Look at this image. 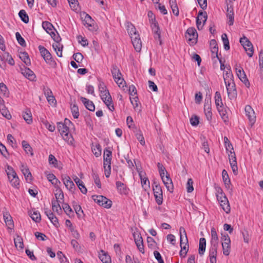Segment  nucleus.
Returning a JSON list of instances; mask_svg holds the SVG:
<instances>
[{
    "mask_svg": "<svg viewBox=\"0 0 263 263\" xmlns=\"http://www.w3.org/2000/svg\"><path fill=\"white\" fill-rule=\"evenodd\" d=\"M99 90L100 92V97L104 104L111 111L115 110L111 97L105 84L103 82H100L99 84Z\"/></svg>",
    "mask_w": 263,
    "mask_h": 263,
    "instance_id": "nucleus-1",
    "label": "nucleus"
},
{
    "mask_svg": "<svg viewBox=\"0 0 263 263\" xmlns=\"http://www.w3.org/2000/svg\"><path fill=\"white\" fill-rule=\"evenodd\" d=\"M180 246L181 250L180 251V255L182 257H185L189 250L188 240L186 234L185 230L184 228L180 227Z\"/></svg>",
    "mask_w": 263,
    "mask_h": 263,
    "instance_id": "nucleus-2",
    "label": "nucleus"
},
{
    "mask_svg": "<svg viewBox=\"0 0 263 263\" xmlns=\"http://www.w3.org/2000/svg\"><path fill=\"white\" fill-rule=\"evenodd\" d=\"M5 171L11 185L18 188L20 185V180L14 170L11 166L7 165Z\"/></svg>",
    "mask_w": 263,
    "mask_h": 263,
    "instance_id": "nucleus-3",
    "label": "nucleus"
},
{
    "mask_svg": "<svg viewBox=\"0 0 263 263\" xmlns=\"http://www.w3.org/2000/svg\"><path fill=\"white\" fill-rule=\"evenodd\" d=\"M5 171L11 185L18 188L20 185V180L14 170L11 166L7 165Z\"/></svg>",
    "mask_w": 263,
    "mask_h": 263,
    "instance_id": "nucleus-4",
    "label": "nucleus"
},
{
    "mask_svg": "<svg viewBox=\"0 0 263 263\" xmlns=\"http://www.w3.org/2000/svg\"><path fill=\"white\" fill-rule=\"evenodd\" d=\"M111 72L115 81L118 84L119 87L123 88L125 85L126 82L124 79L122 78V73L118 66L115 65H113L111 66Z\"/></svg>",
    "mask_w": 263,
    "mask_h": 263,
    "instance_id": "nucleus-5",
    "label": "nucleus"
},
{
    "mask_svg": "<svg viewBox=\"0 0 263 263\" xmlns=\"http://www.w3.org/2000/svg\"><path fill=\"white\" fill-rule=\"evenodd\" d=\"M51 37L55 42V43L52 45L54 50L58 57H62L63 46L60 43L61 41V37L57 32L55 33L54 32H52Z\"/></svg>",
    "mask_w": 263,
    "mask_h": 263,
    "instance_id": "nucleus-6",
    "label": "nucleus"
},
{
    "mask_svg": "<svg viewBox=\"0 0 263 263\" xmlns=\"http://www.w3.org/2000/svg\"><path fill=\"white\" fill-rule=\"evenodd\" d=\"M154 195L157 203L161 205L163 202L162 190L160 185L154 180L152 185Z\"/></svg>",
    "mask_w": 263,
    "mask_h": 263,
    "instance_id": "nucleus-7",
    "label": "nucleus"
},
{
    "mask_svg": "<svg viewBox=\"0 0 263 263\" xmlns=\"http://www.w3.org/2000/svg\"><path fill=\"white\" fill-rule=\"evenodd\" d=\"M92 198L99 205L105 208H110L112 205V201L102 195H93Z\"/></svg>",
    "mask_w": 263,
    "mask_h": 263,
    "instance_id": "nucleus-8",
    "label": "nucleus"
},
{
    "mask_svg": "<svg viewBox=\"0 0 263 263\" xmlns=\"http://www.w3.org/2000/svg\"><path fill=\"white\" fill-rule=\"evenodd\" d=\"M185 37L190 45L195 44L198 39V34L196 29L193 27L188 28L186 32Z\"/></svg>",
    "mask_w": 263,
    "mask_h": 263,
    "instance_id": "nucleus-9",
    "label": "nucleus"
},
{
    "mask_svg": "<svg viewBox=\"0 0 263 263\" xmlns=\"http://www.w3.org/2000/svg\"><path fill=\"white\" fill-rule=\"evenodd\" d=\"M240 43L246 51L249 57H252L253 54V47L252 44L246 36L240 38Z\"/></svg>",
    "mask_w": 263,
    "mask_h": 263,
    "instance_id": "nucleus-10",
    "label": "nucleus"
},
{
    "mask_svg": "<svg viewBox=\"0 0 263 263\" xmlns=\"http://www.w3.org/2000/svg\"><path fill=\"white\" fill-rule=\"evenodd\" d=\"M235 69L236 74L240 80L246 85H249V82L247 78L246 74L240 65L236 63L235 65Z\"/></svg>",
    "mask_w": 263,
    "mask_h": 263,
    "instance_id": "nucleus-11",
    "label": "nucleus"
},
{
    "mask_svg": "<svg viewBox=\"0 0 263 263\" xmlns=\"http://www.w3.org/2000/svg\"><path fill=\"white\" fill-rule=\"evenodd\" d=\"M228 92V97L230 99H234L237 97V91L235 88V84L234 81L225 83Z\"/></svg>",
    "mask_w": 263,
    "mask_h": 263,
    "instance_id": "nucleus-12",
    "label": "nucleus"
},
{
    "mask_svg": "<svg viewBox=\"0 0 263 263\" xmlns=\"http://www.w3.org/2000/svg\"><path fill=\"white\" fill-rule=\"evenodd\" d=\"M229 162L232 170L233 173L235 175H237L238 173V167L236 161V155L234 151L228 153Z\"/></svg>",
    "mask_w": 263,
    "mask_h": 263,
    "instance_id": "nucleus-13",
    "label": "nucleus"
},
{
    "mask_svg": "<svg viewBox=\"0 0 263 263\" xmlns=\"http://www.w3.org/2000/svg\"><path fill=\"white\" fill-rule=\"evenodd\" d=\"M207 14L205 12L199 11L196 18V25L198 30H201L207 20Z\"/></svg>",
    "mask_w": 263,
    "mask_h": 263,
    "instance_id": "nucleus-14",
    "label": "nucleus"
},
{
    "mask_svg": "<svg viewBox=\"0 0 263 263\" xmlns=\"http://www.w3.org/2000/svg\"><path fill=\"white\" fill-rule=\"evenodd\" d=\"M246 115L249 120L250 124L253 126L256 121V116L255 112L250 105H247L245 107Z\"/></svg>",
    "mask_w": 263,
    "mask_h": 263,
    "instance_id": "nucleus-15",
    "label": "nucleus"
},
{
    "mask_svg": "<svg viewBox=\"0 0 263 263\" xmlns=\"http://www.w3.org/2000/svg\"><path fill=\"white\" fill-rule=\"evenodd\" d=\"M38 48L41 56L43 58L45 61L47 63L50 64L52 61V56L50 53L46 48L41 45H40Z\"/></svg>",
    "mask_w": 263,
    "mask_h": 263,
    "instance_id": "nucleus-16",
    "label": "nucleus"
},
{
    "mask_svg": "<svg viewBox=\"0 0 263 263\" xmlns=\"http://www.w3.org/2000/svg\"><path fill=\"white\" fill-rule=\"evenodd\" d=\"M161 178L167 190L170 192H172L173 191V184L167 172H166L165 175L161 176Z\"/></svg>",
    "mask_w": 263,
    "mask_h": 263,
    "instance_id": "nucleus-17",
    "label": "nucleus"
},
{
    "mask_svg": "<svg viewBox=\"0 0 263 263\" xmlns=\"http://www.w3.org/2000/svg\"><path fill=\"white\" fill-rule=\"evenodd\" d=\"M152 21H153V18H152ZM152 28L153 32L154 33V37L156 40L158 39L159 41L160 45L162 44V41L161 40V31L160 28L158 26V23L154 22H153L152 23Z\"/></svg>",
    "mask_w": 263,
    "mask_h": 263,
    "instance_id": "nucleus-18",
    "label": "nucleus"
},
{
    "mask_svg": "<svg viewBox=\"0 0 263 263\" xmlns=\"http://www.w3.org/2000/svg\"><path fill=\"white\" fill-rule=\"evenodd\" d=\"M62 180L66 189L70 192H73L75 190V185L69 176L65 175L62 177Z\"/></svg>",
    "mask_w": 263,
    "mask_h": 263,
    "instance_id": "nucleus-19",
    "label": "nucleus"
},
{
    "mask_svg": "<svg viewBox=\"0 0 263 263\" xmlns=\"http://www.w3.org/2000/svg\"><path fill=\"white\" fill-rule=\"evenodd\" d=\"M111 152L108 149V148H105L104 152V156H103V164L104 166H107L108 167H110L111 166Z\"/></svg>",
    "mask_w": 263,
    "mask_h": 263,
    "instance_id": "nucleus-20",
    "label": "nucleus"
},
{
    "mask_svg": "<svg viewBox=\"0 0 263 263\" xmlns=\"http://www.w3.org/2000/svg\"><path fill=\"white\" fill-rule=\"evenodd\" d=\"M45 213L48 217L49 219L50 220V221L52 222V223L56 227H58L59 226L58 219L54 216V215L51 211V210L48 209L47 208H46L45 209Z\"/></svg>",
    "mask_w": 263,
    "mask_h": 263,
    "instance_id": "nucleus-21",
    "label": "nucleus"
},
{
    "mask_svg": "<svg viewBox=\"0 0 263 263\" xmlns=\"http://www.w3.org/2000/svg\"><path fill=\"white\" fill-rule=\"evenodd\" d=\"M131 40L135 50L138 52L140 51L142 47V42L140 38L139 34L135 36H133Z\"/></svg>",
    "mask_w": 263,
    "mask_h": 263,
    "instance_id": "nucleus-22",
    "label": "nucleus"
},
{
    "mask_svg": "<svg viewBox=\"0 0 263 263\" xmlns=\"http://www.w3.org/2000/svg\"><path fill=\"white\" fill-rule=\"evenodd\" d=\"M211 247H218L219 239L216 230L214 228H212L211 230Z\"/></svg>",
    "mask_w": 263,
    "mask_h": 263,
    "instance_id": "nucleus-23",
    "label": "nucleus"
},
{
    "mask_svg": "<svg viewBox=\"0 0 263 263\" xmlns=\"http://www.w3.org/2000/svg\"><path fill=\"white\" fill-rule=\"evenodd\" d=\"M218 247H211L209 250V258L211 263H216V256Z\"/></svg>",
    "mask_w": 263,
    "mask_h": 263,
    "instance_id": "nucleus-24",
    "label": "nucleus"
},
{
    "mask_svg": "<svg viewBox=\"0 0 263 263\" xmlns=\"http://www.w3.org/2000/svg\"><path fill=\"white\" fill-rule=\"evenodd\" d=\"M20 170L22 173L23 174V175H24L27 180H31V174L28 166L26 164L24 163H21V165L20 166Z\"/></svg>",
    "mask_w": 263,
    "mask_h": 263,
    "instance_id": "nucleus-25",
    "label": "nucleus"
},
{
    "mask_svg": "<svg viewBox=\"0 0 263 263\" xmlns=\"http://www.w3.org/2000/svg\"><path fill=\"white\" fill-rule=\"evenodd\" d=\"M81 101L83 103L85 107L90 111H94L95 106L93 103L86 98L81 97L80 98Z\"/></svg>",
    "mask_w": 263,
    "mask_h": 263,
    "instance_id": "nucleus-26",
    "label": "nucleus"
},
{
    "mask_svg": "<svg viewBox=\"0 0 263 263\" xmlns=\"http://www.w3.org/2000/svg\"><path fill=\"white\" fill-rule=\"evenodd\" d=\"M99 257L103 263H111V258L110 256L104 251L101 250L99 254Z\"/></svg>",
    "mask_w": 263,
    "mask_h": 263,
    "instance_id": "nucleus-27",
    "label": "nucleus"
},
{
    "mask_svg": "<svg viewBox=\"0 0 263 263\" xmlns=\"http://www.w3.org/2000/svg\"><path fill=\"white\" fill-rule=\"evenodd\" d=\"M22 73L30 80H33L35 75L33 72L28 68L25 67L22 69Z\"/></svg>",
    "mask_w": 263,
    "mask_h": 263,
    "instance_id": "nucleus-28",
    "label": "nucleus"
},
{
    "mask_svg": "<svg viewBox=\"0 0 263 263\" xmlns=\"http://www.w3.org/2000/svg\"><path fill=\"white\" fill-rule=\"evenodd\" d=\"M65 224L67 227L69 228V229L70 231L73 236L75 238L78 239L80 237V234L78 233V232L74 229L71 221L67 219L65 221Z\"/></svg>",
    "mask_w": 263,
    "mask_h": 263,
    "instance_id": "nucleus-29",
    "label": "nucleus"
},
{
    "mask_svg": "<svg viewBox=\"0 0 263 263\" xmlns=\"http://www.w3.org/2000/svg\"><path fill=\"white\" fill-rule=\"evenodd\" d=\"M29 215L32 219L35 222H39L41 220L40 212L35 210H32L29 212Z\"/></svg>",
    "mask_w": 263,
    "mask_h": 263,
    "instance_id": "nucleus-30",
    "label": "nucleus"
},
{
    "mask_svg": "<svg viewBox=\"0 0 263 263\" xmlns=\"http://www.w3.org/2000/svg\"><path fill=\"white\" fill-rule=\"evenodd\" d=\"M211 110L210 104L205 103L204 105V110L205 117L209 121H210L212 118V112Z\"/></svg>",
    "mask_w": 263,
    "mask_h": 263,
    "instance_id": "nucleus-31",
    "label": "nucleus"
},
{
    "mask_svg": "<svg viewBox=\"0 0 263 263\" xmlns=\"http://www.w3.org/2000/svg\"><path fill=\"white\" fill-rule=\"evenodd\" d=\"M216 196L217 197V200L219 201V202L222 201L223 200L225 199H228L223 192L222 190L220 187H217L216 188Z\"/></svg>",
    "mask_w": 263,
    "mask_h": 263,
    "instance_id": "nucleus-32",
    "label": "nucleus"
},
{
    "mask_svg": "<svg viewBox=\"0 0 263 263\" xmlns=\"http://www.w3.org/2000/svg\"><path fill=\"white\" fill-rule=\"evenodd\" d=\"M91 150L93 154L95 155L96 157H98L101 155V145L97 144H92L91 145Z\"/></svg>",
    "mask_w": 263,
    "mask_h": 263,
    "instance_id": "nucleus-33",
    "label": "nucleus"
},
{
    "mask_svg": "<svg viewBox=\"0 0 263 263\" xmlns=\"http://www.w3.org/2000/svg\"><path fill=\"white\" fill-rule=\"evenodd\" d=\"M206 248V240L204 238H201L199 240L198 252L200 255H203Z\"/></svg>",
    "mask_w": 263,
    "mask_h": 263,
    "instance_id": "nucleus-34",
    "label": "nucleus"
},
{
    "mask_svg": "<svg viewBox=\"0 0 263 263\" xmlns=\"http://www.w3.org/2000/svg\"><path fill=\"white\" fill-rule=\"evenodd\" d=\"M227 17L228 19V24L230 25H233L234 23V12L232 7H228Z\"/></svg>",
    "mask_w": 263,
    "mask_h": 263,
    "instance_id": "nucleus-35",
    "label": "nucleus"
},
{
    "mask_svg": "<svg viewBox=\"0 0 263 263\" xmlns=\"http://www.w3.org/2000/svg\"><path fill=\"white\" fill-rule=\"evenodd\" d=\"M169 3L173 13L175 15L178 16L179 15V11L178 6L177 5L176 0H169Z\"/></svg>",
    "mask_w": 263,
    "mask_h": 263,
    "instance_id": "nucleus-36",
    "label": "nucleus"
},
{
    "mask_svg": "<svg viewBox=\"0 0 263 263\" xmlns=\"http://www.w3.org/2000/svg\"><path fill=\"white\" fill-rule=\"evenodd\" d=\"M127 30L128 33L130 36V38H132L133 36H135L139 34L136 31V29L135 26L131 23H128L127 25Z\"/></svg>",
    "mask_w": 263,
    "mask_h": 263,
    "instance_id": "nucleus-37",
    "label": "nucleus"
},
{
    "mask_svg": "<svg viewBox=\"0 0 263 263\" xmlns=\"http://www.w3.org/2000/svg\"><path fill=\"white\" fill-rule=\"evenodd\" d=\"M215 101L217 109L223 107V103L222 101L221 95L218 91H216L215 93Z\"/></svg>",
    "mask_w": 263,
    "mask_h": 263,
    "instance_id": "nucleus-38",
    "label": "nucleus"
},
{
    "mask_svg": "<svg viewBox=\"0 0 263 263\" xmlns=\"http://www.w3.org/2000/svg\"><path fill=\"white\" fill-rule=\"evenodd\" d=\"M228 70L226 71V73L223 74V79L224 83H229L231 81H234L232 79L233 74L230 68L227 67Z\"/></svg>",
    "mask_w": 263,
    "mask_h": 263,
    "instance_id": "nucleus-39",
    "label": "nucleus"
},
{
    "mask_svg": "<svg viewBox=\"0 0 263 263\" xmlns=\"http://www.w3.org/2000/svg\"><path fill=\"white\" fill-rule=\"evenodd\" d=\"M220 205L223 210L227 214L229 213L231 211L230 205L228 199H225L219 202Z\"/></svg>",
    "mask_w": 263,
    "mask_h": 263,
    "instance_id": "nucleus-40",
    "label": "nucleus"
},
{
    "mask_svg": "<svg viewBox=\"0 0 263 263\" xmlns=\"http://www.w3.org/2000/svg\"><path fill=\"white\" fill-rule=\"evenodd\" d=\"M52 210L53 212H57L58 214H60L62 212V209L59 204V201L58 200L53 199L51 202Z\"/></svg>",
    "mask_w": 263,
    "mask_h": 263,
    "instance_id": "nucleus-41",
    "label": "nucleus"
},
{
    "mask_svg": "<svg viewBox=\"0 0 263 263\" xmlns=\"http://www.w3.org/2000/svg\"><path fill=\"white\" fill-rule=\"evenodd\" d=\"M0 112L3 116L5 117L6 119L9 120L11 118V115L9 111L6 107L5 105H0Z\"/></svg>",
    "mask_w": 263,
    "mask_h": 263,
    "instance_id": "nucleus-42",
    "label": "nucleus"
},
{
    "mask_svg": "<svg viewBox=\"0 0 263 263\" xmlns=\"http://www.w3.org/2000/svg\"><path fill=\"white\" fill-rule=\"evenodd\" d=\"M84 25L86 27L88 28L89 30H91L90 27H92L94 24V21L88 14H86L84 19Z\"/></svg>",
    "mask_w": 263,
    "mask_h": 263,
    "instance_id": "nucleus-43",
    "label": "nucleus"
},
{
    "mask_svg": "<svg viewBox=\"0 0 263 263\" xmlns=\"http://www.w3.org/2000/svg\"><path fill=\"white\" fill-rule=\"evenodd\" d=\"M58 128L61 135H62L69 132V127L65 125V124H63V123H59Z\"/></svg>",
    "mask_w": 263,
    "mask_h": 263,
    "instance_id": "nucleus-44",
    "label": "nucleus"
},
{
    "mask_svg": "<svg viewBox=\"0 0 263 263\" xmlns=\"http://www.w3.org/2000/svg\"><path fill=\"white\" fill-rule=\"evenodd\" d=\"M63 137V139L67 142V143L69 145H73L74 139L71 136V134L69 133V132L65 133L64 134L61 135Z\"/></svg>",
    "mask_w": 263,
    "mask_h": 263,
    "instance_id": "nucleus-45",
    "label": "nucleus"
},
{
    "mask_svg": "<svg viewBox=\"0 0 263 263\" xmlns=\"http://www.w3.org/2000/svg\"><path fill=\"white\" fill-rule=\"evenodd\" d=\"M20 59L25 63L26 65H30L31 64L28 53L26 52H21L20 55Z\"/></svg>",
    "mask_w": 263,
    "mask_h": 263,
    "instance_id": "nucleus-46",
    "label": "nucleus"
},
{
    "mask_svg": "<svg viewBox=\"0 0 263 263\" xmlns=\"http://www.w3.org/2000/svg\"><path fill=\"white\" fill-rule=\"evenodd\" d=\"M116 187L118 190L121 194H126L127 192L126 186L120 181H117L116 183Z\"/></svg>",
    "mask_w": 263,
    "mask_h": 263,
    "instance_id": "nucleus-47",
    "label": "nucleus"
},
{
    "mask_svg": "<svg viewBox=\"0 0 263 263\" xmlns=\"http://www.w3.org/2000/svg\"><path fill=\"white\" fill-rule=\"evenodd\" d=\"M23 117L24 119L28 124H30L32 122V115L29 110H27L23 112Z\"/></svg>",
    "mask_w": 263,
    "mask_h": 263,
    "instance_id": "nucleus-48",
    "label": "nucleus"
},
{
    "mask_svg": "<svg viewBox=\"0 0 263 263\" xmlns=\"http://www.w3.org/2000/svg\"><path fill=\"white\" fill-rule=\"evenodd\" d=\"M47 179L51 182V183L55 186L58 185L60 183V181L56 178L55 176L53 174H48L47 175Z\"/></svg>",
    "mask_w": 263,
    "mask_h": 263,
    "instance_id": "nucleus-49",
    "label": "nucleus"
},
{
    "mask_svg": "<svg viewBox=\"0 0 263 263\" xmlns=\"http://www.w3.org/2000/svg\"><path fill=\"white\" fill-rule=\"evenodd\" d=\"M42 26L43 28L51 35L52 34V28H53V25L49 22H43Z\"/></svg>",
    "mask_w": 263,
    "mask_h": 263,
    "instance_id": "nucleus-50",
    "label": "nucleus"
},
{
    "mask_svg": "<svg viewBox=\"0 0 263 263\" xmlns=\"http://www.w3.org/2000/svg\"><path fill=\"white\" fill-rule=\"evenodd\" d=\"M222 177L223 181L226 187L229 186L231 181L228 174L225 170H223L222 172Z\"/></svg>",
    "mask_w": 263,
    "mask_h": 263,
    "instance_id": "nucleus-51",
    "label": "nucleus"
},
{
    "mask_svg": "<svg viewBox=\"0 0 263 263\" xmlns=\"http://www.w3.org/2000/svg\"><path fill=\"white\" fill-rule=\"evenodd\" d=\"M18 15L21 20L25 23H28L29 22V17L24 10H21L18 13Z\"/></svg>",
    "mask_w": 263,
    "mask_h": 263,
    "instance_id": "nucleus-52",
    "label": "nucleus"
},
{
    "mask_svg": "<svg viewBox=\"0 0 263 263\" xmlns=\"http://www.w3.org/2000/svg\"><path fill=\"white\" fill-rule=\"evenodd\" d=\"M222 40L224 45V48L226 50L230 49L229 41L226 33H223L221 35Z\"/></svg>",
    "mask_w": 263,
    "mask_h": 263,
    "instance_id": "nucleus-53",
    "label": "nucleus"
},
{
    "mask_svg": "<svg viewBox=\"0 0 263 263\" xmlns=\"http://www.w3.org/2000/svg\"><path fill=\"white\" fill-rule=\"evenodd\" d=\"M22 144L26 153L27 154L30 153L31 155H33V153H32V148L28 144V143L27 141L23 140L22 142Z\"/></svg>",
    "mask_w": 263,
    "mask_h": 263,
    "instance_id": "nucleus-54",
    "label": "nucleus"
},
{
    "mask_svg": "<svg viewBox=\"0 0 263 263\" xmlns=\"http://www.w3.org/2000/svg\"><path fill=\"white\" fill-rule=\"evenodd\" d=\"M71 111L74 118L77 119L79 116V111L78 107L76 104H73L71 106Z\"/></svg>",
    "mask_w": 263,
    "mask_h": 263,
    "instance_id": "nucleus-55",
    "label": "nucleus"
},
{
    "mask_svg": "<svg viewBox=\"0 0 263 263\" xmlns=\"http://www.w3.org/2000/svg\"><path fill=\"white\" fill-rule=\"evenodd\" d=\"M223 253L224 255L228 256L230 254L231 251L230 243H222Z\"/></svg>",
    "mask_w": 263,
    "mask_h": 263,
    "instance_id": "nucleus-56",
    "label": "nucleus"
},
{
    "mask_svg": "<svg viewBox=\"0 0 263 263\" xmlns=\"http://www.w3.org/2000/svg\"><path fill=\"white\" fill-rule=\"evenodd\" d=\"M0 153L5 158H8L9 156V154L6 146L0 142Z\"/></svg>",
    "mask_w": 263,
    "mask_h": 263,
    "instance_id": "nucleus-57",
    "label": "nucleus"
},
{
    "mask_svg": "<svg viewBox=\"0 0 263 263\" xmlns=\"http://www.w3.org/2000/svg\"><path fill=\"white\" fill-rule=\"evenodd\" d=\"M15 36L18 43L20 44V45H21L23 47L26 46V42L19 32H16Z\"/></svg>",
    "mask_w": 263,
    "mask_h": 263,
    "instance_id": "nucleus-58",
    "label": "nucleus"
},
{
    "mask_svg": "<svg viewBox=\"0 0 263 263\" xmlns=\"http://www.w3.org/2000/svg\"><path fill=\"white\" fill-rule=\"evenodd\" d=\"M48 161L50 165L52 164L55 167H58V161L53 155H49L48 157Z\"/></svg>",
    "mask_w": 263,
    "mask_h": 263,
    "instance_id": "nucleus-59",
    "label": "nucleus"
},
{
    "mask_svg": "<svg viewBox=\"0 0 263 263\" xmlns=\"http://www.w3.org/2000/svg\"><path fill=\"white\" fill-rule=\"evenodd\" d=\"M217 110L223 120L224 122H227L228 120V116H227L226 111L225 110H224L223 107L219 109H217Z\"/></svg>",
    "mask_w": 263,
    "mask_h": 263,
    "instance_id": "nucleus-60",
    "label": "nucleus"
},
{
    "mask_svg": "<svg viewBox=\"0 0 263 263\" xmlns=\"http://www.w3.org/2000/svg\"><path fill=\"white\" fill-rule=\"evenodd\" d=\"M259 65L260 73L263 76V51H261L259 54Z\"/></svg>",
    "mask_w": 263,
    "mask_h": 263,
    "instance_id": "nucleus-61",
    "label": "nucleus"
},
{
    "mask_svg": "<svg viewBox=\"0 0 263 263\" xmlns=\"http://www.w3.org/2000/svg\"><path fill=\"white\" fill-rule=\"evenodd\" d=\"M71 8L74 10L77 11L79 8V5L77 3V0H68Z\"/></svg>",
    "mask_w": 263,
    "mask_h": 263,
    "instance_id": "nucleus-62",
    "label": "nucleus"
},
{
    "mask_svg": "<svg viewBox=\"0 0 263 263\" xmlns=\"http://www.w3.org/2000/svg\"><path fill=\"white\" fill-rule=\"evenodd\" d=\"M14 243L16 248L23 249L24 247L23 242L21 237H17L14 239Z\"/></svg>",
    "mask_w": 263,
    "mask_h": 263,
    "instance_id": "nucleus-63",
    "label": "nucleus"
},
{
    "mask_svg": "<svg viewBox=\"0 0 263 263\" xmlns=\"http://www.w3.org/2000/svg\"><path fill=\"white\" fill-rule=\"evenodd\" d=\"M193 181L191 178H190L187 180V184H186V189L187 192L188 193H191L194 190V187L193 186Z\"/></svg>",
    "mask_w": 263,
    "mask_h": 263,
    "instance_id": "nucleus-64",
    "label": "nucleus"
}]
</instances>
